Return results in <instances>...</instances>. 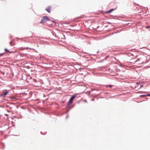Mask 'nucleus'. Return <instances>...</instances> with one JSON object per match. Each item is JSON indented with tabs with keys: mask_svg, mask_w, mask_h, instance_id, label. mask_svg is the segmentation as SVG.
I'll return each mask as SVG.
<instances>
[{
	"mask_svg": "<svg viewBox=\"0 0 150 150\" xmlns=\"http://www.w3.org/2000/svg\"><path fill=\"white\" fill-rule=\"evenodd\" d=\"M76 96H72L70 99L68 103V104H71L73 102V101L74 99L75 98Z\"/></svg>",
	"mask_w": 150,
	"mask_h": 150,
	"instance_id": "nucleus-2",
	"label": "nucleus"
},
{
	"mask_svg": "<svg viewBox=\"0 0 150 150\" xmlns=\"http://www.w3.org/2000/svg\"><path fill=\"white\" fill-rule=\"evenodd\" d=\"M3 54H0V57L2 56Z\"/></svg>",
	"mask_w": 150,
	"mask_h": 150,
	"instance_id": "nucleus-10",
	"label": "nucleus"
},
{
	"mask_svg": "<svg viewBox=\"0 0 150 150\" xmlns=\"http://www.w3.org/2000/svg\"><path fill=\"white\" fill-rule=\"evenodd\" d=\"M141 87H142V86H143V85H141Z\"/></svg>",
	"mask_w": 150,
	"mask_h": 150,
	"instance_id": "nucleus-13",
	"label": "nucleus"
},
{
	"mask_svg": "<svg viewBox=\"0 0 150 150\" xmlns=\"http://www.w3.org/2000/svg\"><path fill=\"white\" fill-rule=\"evenodd\" d=\"M147 96H150V94H147Z\"/></svg>",
	"mask_w": 150,
	"mask_h": 150,
	"instance_id": "nucleus-11",
	"label": "nucleus"
},
{
	"mask_svg": "<svg viewBox=\"0 0 150 150\" xmlns=\"http://www.w3.org/2000/svg\"><path fill=\"white\" fill-rule=\"evenodd\" d=\"M49 20L50 19L47 16H45L43 17V18H42L40 23H45Z\"/></svg>",
	"mask_w": 150,
	"mask_h": 150,
	"instance_id": "nucleus-1",
	"label": "nucleus"
},
{
	"mask_svg": "<svg viewBox=\"0 0 150 150\" xmlns=\"http://www.w3.org/2000/svg\"><path fill=\"white\" fill-rule=\"evenodd\" d=\"M4 51H5V52H9V51L7 49H5Z\"/></svg>",
	"mask_w": 150,
	"mask_h": 150,
	"instance_id": "nucleus-7",
	"label": "nucleus"
},
{
	"mask_svg": "<svg viewBox=\"0 0 150 150\" xmlns=\"http://www.w3.org/2000/svg\"><path fill=\"white\" fill-rule=\"evenodd\" d=\"M106 87H109L110 88H111L112 86V85H107L106 86Z\"/></svg>",
	"mask_w": 150,
	"mask_h": 150,
	"instance_id": "nucleus-6",
	"label": "nucleus"
},
{
	"mask_svg": "<svg viewBox=\"0 0 150 150\" xmlns=\"http://www.w3.org/2000/svg\"><path fill=\"white\" fill-rule=\"evenodd\" d=\"M6 91L5 92H3L2 94L1 95V96H2L4 97L6 96L8 93L9 92V90H5Z\"/></svg>",
	"mask_w": 150,
	"mask_h": 150,
	"instance_id": "nucleus-3",
	"label": "nucleus"
},
{
	"mask_svg": "<svg viewBox=\"0 0 150 150\" xmlns=\"http://www.w3.org/2000/svg\"><path fill=\"white\" fill-rule=\"evenodd\" d=\"M114 10V9H111L110 10H109L108 11H107L106 12L107 13H109L112 11Z\"/></svg>",
	"mask_w": 150,
	"mask_h": 150,
	"instance_id": "nucleus-5",
	"label": "nucleus"
},
{
	"mask_svg": "<svg viewBox=\"0 0 150 150\" xmlns=\"http://www.w3.org/2000/svg\"><path fill=\"white\" fill-rule=\"evenodd\" d=\"M150 28V25L149 26H147V27H146V28Z\"/></svg>",
	"mask_w": 150,
	"mask_h": 150,
	"instance_id": "nucleus-9",
	"label": "nucleus"
},
{
	"mask_svg": "<svg viewBox=\"0 0 150 150\" xmlns=\"http://www.w3.org/2000/svg\"><path fill=\"white\" fill-rule=\"evenodd\" d=\"M137 61H135V62H137Z\"/></svg>",
	"mask_w": 150,
	"mask_h": 150,
	"instance_id": "nucleus-14",
	"label": "nucleus"
},
{
	"mask_svg": "<svg viewBox=\"0 0 150 150\" xmlns=\"http://www.w3.org/2000/svg\"><path fill=\"white\" fill-rule=\"evenodd\" d=\"M12 43V42H10V44H11Z\"/></svg>",
	"mask_w": 150,
	"mask_h": 150,
	"instance_id": "nucleus-12",
	"label": "nucleus"
},
{
	"mask_svg": "<svg viewBox=\"0 0 150 150\" xmlns=\"http://www.w3.org/2000/svg\"><path fill=\"white\" fill-rule=\"evenodd\" d=\"M146 96H147V95H143L140 96L141 97H145Z\"/></svg>",
	"mask_w": 150,
	"mask_h": 150,
	"instance_id": "nucleus-8",
	"label": "nucleus"
},
{
	"mask_svg": "<svg viewBox=\"0 0 150 150\" xmlns=\"http://www.w3.org/2000/svg\"><path fill=\"white\" fill-rule=\"evenodd\" d=\"M51 9V7L49 6L46 9V10L48 12V13H50V11Z\"/></svg>",
	"mask_w": 150,
	"mask_h": 150,
	"instance_id": "nucleus-4",
	"label": "nucleus"
}]
</instances>
